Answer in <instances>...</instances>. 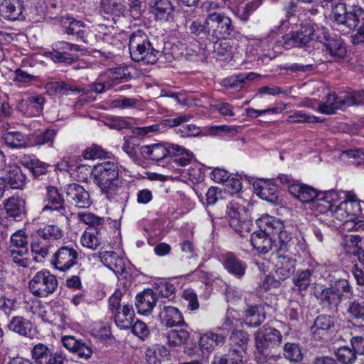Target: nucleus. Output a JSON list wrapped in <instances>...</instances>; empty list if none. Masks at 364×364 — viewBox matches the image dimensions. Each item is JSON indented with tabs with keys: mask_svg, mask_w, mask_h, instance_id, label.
<instances>
[{
	"mask_svg": "<svg viewBox=\"0 0 364 364\" xmlns=\"http://www.w3.org/2000/svg\"><path fill=\"white\" fill-rule=\"evenodd\" d=\"M348 318L356 322L364 323V301L353 299L346 304Z\"/></svg>",
	"mask_w": 364,
	"mask_h": 364,
	"instance_id": "obj_47",
	"label": "nucleus"
},
{
	"mask_svg": "<svg viewBox=\"0 0 364 364\" xmlns=\"http://www.w3.org/2000/svg\"><path fill=\"white\" fill-rule=\"evenodd\" d=\"M94 183L107 199L112 200L124 192V181L119 179V165L114 161H104L95 165Z\"/></svg>",
	"mask_w": 364,
	"mask_h": 364,
	"instance_id": "obj_1",
	"label": "nucleus"
},
{
	"mask_svg": "<svg viewBox=\"0 0 364 364\" xmlns=\"http://www.w3.org/2000/svg\"><path fill=\"white\" fill-rule=\"evenodd\" d=\"M114 323L120 329H129L132 326L135 313L132 305L124 304L122 308L114 313Z\"/></svg>",
	"mask_w": 364,
	"mask_h": 364,
	"instance_id": "obj_30",
	"label": "nucleus"
},
{
	"mask_svg": "<svg viewBox=\"0 0 364 364\" xmlns=\"http://www.w3.org/2000/svg\"><path fill=\"white\" fill-rule=\"evenodd\" d=\"M203 7L209 12L206 19L211 43L220 38H228L234 31L231 18L222 13H210L211 9L218 8V4L213 1H205Z\"/></svg>",
	"mask_w": 364,
	"mask_h": 364,
	"instance_id": "obj_6",
	"label": "nucleus"
},
{
	"mask_svg": "<svg viewBox=\"0 0 364 364\" xmlns=\"http://www.w3.org/2000/svg\"><path fill=\"white\" fill-rule=\"evenodd\" d=\"M336 319L333 316L326 314H321L316 317L311 331L314 334H324L334 328Z\"/></svg>",
	"mask_w": 364,
	"mask_h": 364,
	"instance_id": "obj_43",
	"label": "nucleus"
},
{
	"mask_svg": "<svg viewBox=\"0 0 364 364\" xmlns=\"http://www.w3.org/2000/svg\"><path fill=\"white\" fill-rule=\"evenodd\" d=\"M256 190L260 198L267 201L273 203L277 200V187L272 183L263 181L260 185H257Z\"/></svg>",
	"mask_w": 364,
	"mask_h": 364,
	"instance_id": "obj_51",
	"label": "nucleus"
},
{
	"mask_svg": "<svg viewBox=\"0 0 364 364\" xmlns=\"http://www.w3.org/2000/svg\"><path fill=\"white\" fill-rule=\"evenodd\" d=\"M226 337L222 333H217L213 331H208L200 336L199 346L202 350L210 352L218 346L223 345Z\"/></svg>",
	"mask_w": 364,
	"mask_h": 364,
	"instance_id": "obj_33",
	"label": "nucleus"
},
{
	"mask_svg": "<svg viewBox=\"0 0 364 364\" xmlns=\"http://www.w3.org/2000/svg\"><path fill=\"white\" fill-rule=\"evenodd\" d=\"M290 193L301 201L310 204L319 195L316 189L301 183H298L297 186H291Z\"/></svg>",
	"mask_w": 364,
	"mask_h": 364,
	"instance_id": "obj_39",
	"label": "nucleus"
},
{
	"mask_svg": "<svg viewBox=\"0 0 364 364\" xmlns=\"http://www.w3.org/2000/svg\"><path fill=\"white\" fill-rule=\"evenodd\" d=\"M58 282L56 277L48 270L43 269L35 274L28 283L31 293L37 297H48L54 293Z\"/></svg>",
	"mask_w": 364,
	"mask_h": 364,
	"instance_id": "obj_10",
	"label": "nucleus"
},
{
	"mask_svg": "<svg viewBox=\"0 0 364 364\" xmlns=\"http://www.w3.org/2000/svg\"><path fill=\"white\" fill-rule=\"evenodd\" d=\"M220 260L224 269L237 279H242L246 274L247 265L246 262L233 252H228L220 255Z\"/></svg>",
	"mask_w": 364,
	"mask_h": 364,
	"instance_id": "obj_20",
	"label": "nucleus"
},
{
	"mask_svg": "<svg viewBox=\"0 0 364 364\" xmlns=\"http://www.w3.org/2000/svg\"><path fill=\"white\" fill-rule=\"evenodd\" d=\"M276 255L277 260L275 264V272L280 279L284 280L294 273L297 262L296 257H301L303 255L285 253L276 254Z\"/></svg>",
	"mask_w": 364,
	"mask_h": 364,
	"instance_id": "obj_18",
	"label": "nucleus"
},
{
	"mask_svg": "<svg viewBox=\"0 0 364 364\" xmlns=\"http://www.w3.org/2000/svg\"><path fill=\"white\" fill-rule=\"evenodd\" d=\"M268 222L270 226L265 229L268 232H274L278 235V248L276 254L289 253L292 255H305L307 250V244L301 236H296L291 232L280 219L273 217Z\"/></svg>",
	"mask_w": 364,
	"mask_h": 364,
	"instance_id": "obj_3",
	"label": "nucleus"
},
{
	"mask_svg": "<svg viewBox=\"0 0 364 364\" xmlns=\"http://www.w3.org/2000/svg\"><path fill=\"white\" fill-rule=\"evenodd\" d=\"M36 235L52 245L63 237V231L55 225H46L37 230Z\"/></svg>",
	"mask_w": 364,
	"mask_h": 364,
	"instance_id": "obj_44",
	"label": "nucleus"
},
{
	"mask_svg": "<svg viewBox=\"0 0 364 364\" xmlns=\"http://www.w3.org/2000/svg\"><path fill=\"white\" fill-rule=\"evenodd\" d=\"M173 161L181 166H186L194 159L193 154L184 147L171 144V156Z\"/></svg>",
	"mask_w": 364,
	"mask_h": 364,
	"instance_id": "obj_40",
	"label": "nucleus"
},
{
	"mask_svg": "<svg viewBox=\"0 0 364 364\" xmlns=\"http://www.w3.org/2000/svg\"><path fill=\"white\" fill-rule=\"evenodd\" d=\"M108 152L100 146L93 144L84 150L82 156L85 159H105L107 157Z\"/></svg>",
	"mask_w": 364,
	"mask_h": 364,
	"instance_id": "obj_61",
	"label": "nucleus"
},
{
	"mask_svg": "<svg viewBox=\"0 0 364 364\" xmlns=\"http://www.w3.org/2000/svg\"><path fill=\"white\" fill-rule=\"evenodd\" d=\"M156 303V297L154 291L151 289H145L136 296L135 306L138 313L143 315L149 314Z\"/></svg>",
	"mask_w": 364,
	"mask_h": 364,
	"instance_id": "obj_26",
	"label": "nucleus"
},
{
	"mask_svg": "<svg viewBox=\"0 0 364 364\" xmlns=\"http://www.w3.org/2000/svg\"><path fill=\"white\" fill-rule=\"evenodd\" d=\"M353 295V289L349 281L338 279L331 283L329 287L318 285L316 287L314 296L321 304L329 309L337 310L342 301Z\"/></svg>",
	"mask_w": 364,
	"mask_h": 364,
	"instance_id": "obj_4",
	"label": "nucleus"
},
{
	"mask_svg": "<svg viewBox=\"0 0 364 364\" xmlns=\"http://www.w3.org/2000/svg\"><path fill=\"white\" fill-rule=\"evenodd\" d=\"M226 213L230 226L241 237H245L252 230V221L249 219L247 210L240 200L230 201L226 207Z\"/></svg>",
	"mask_w": 364,
	"mask_h": 364,
	"instance_id": "obj_9",
	"label": "nucleus"
},
{
	"mask_svg": "<svg viewBox=\"0 0 364 364\" xmlns=\"http://www.w3.org/2000/svg\"><path fill=\"white\" fill-rule=\"evenodd\" d=\"M346 107L364 104V90L347 93L344 95Z\"/></svg>",
	"mask_w": 364,
	"mask_h": 364,
	"instance_id": "obj_64",
	"label": "nucleus"
},
{
	"mask_svg": "<svg viewBox=\"0 0 364 364\" xmlns=\"http://www.w3.org/2000/svg\"><path fill=\"white\" fill-rule=\"evenodd\" d=\"M78 215L82 222L88 225L81 235L80 244L87 249L97 250L102 242V231L105 219L90 213H79Z\"/></svg>",
	"mask_w": 364,
	"mask_h": 364,
	"instance_id": "obj_7",
	"label": "nucleus"
},
{
	"mask_svg": "<svg viewBox=\"0 0 364 364\" xmlns=\"http://www.w3.org/2000/svg\"><path fill=\"white\" fill-rule=\"evenodd\" d=\"M22 13V6L19 0H1L0 14L5 19L15 21Z\"/></svg>",
	"mask_w": 364,
	"mask_h": 364,
	"instance_id": "obj_36",
	"label": "nucleus"
},
{
	"mask_svg": "<svg viewBox=\"0 0 364 364\" xmlns=\"http://www.w3.org/2000/svg\"><path fill=\"white\" fill-rule=\"evenodd\" d=\"M4 143L11 148L20 149L25 147L26 140L25 136L19 132H11L4 135Z\"/></svg>",
	"mask_w": 364,
	"mask_h": 364,
	"instance_id": "obj_55",
	"label": "nucleus"
},
{
	"mask_svg": "<svg viewBox=\"0 0 364 364\" xmlns=\"http://www.w3.org/2000/svg\"><path fill=\"white\" fill-rule=\"evenodd\" d=\"M151 12L157 19H165L174 11L171 0H155L151 6Z\"/></svg>",
	"mask_w": 364,
	"mask_h": 364,
	"instance_id": "obj_45",
	"label": "nucleus"
},
{
	"mask_svg": "<svg viewBox=\"0 0 364 364\" xmlns=\"http://www.w3.org/2000/svg\"><path fill=\"white\" fill-rule=\"evenodd\" d=\"M264 0H247L233 10L234 14L242 21L247 22L250 16L262 4Z\"/></svg>",
	"mask_w": 364,
	"mask_h": 364,
	"instance_id": "obj_37",
	"label": "nucleus"
},
{
	"mask_svg": "<svg viewBox=\"0 0 364 364\" xmlns=\"http://www.w3.org/2000/svg\"><path fill=\"white\" fill-rule=\"evenodd\" d=\"M337 359L343 364H352L356 360V353L348 346L340 347L336 352Z\"/></svg>",
	"mask_w": 364,
	"mask_h": 364,
	"instance_id": "obj_59",
	"label": "nucleus"
},
{
	"mask_svg": "<svg viewBox=\"0 0 364 364\" xmlns=\"http://www.w3.org/2000/svg\"><path fill=\"white\" fill-rule=\"evenodd\" d=\"M289 123H315L321 122L318 118L311 114H307L302 111H296L287 118Z\"/></svg>",
	"mask_w": 364,
	"mask_h": 364,
	"instance_id": "obj_60",
	"label": "nucleus"
},
{
	"mask_svg": "<svg viewBox=\"0 0 364 364\" xmlns=\"http://www.w3.org/2000/svg\"><path fill=\"white\" fill-rule=\"evenodd\" d=\"M324 46L328 54L335 60L343 58L346 55V47L341 38L333 36Z\"/></svg>",
	"mask_w": 364,
	"mask_h": 364,
	"instance_id": "obj_42",
	"label": "nucleus"
},
{
	"mask_svg": "<svg viewBox=\"0 0 364 364\" xmlns=\"http://www.w3.org/2000/svg\"><path fill=\"white\" fill-rule=\"evenodd\" d=\"M164 42L151 39L141 30L132 33L129 37V50L131 58L135 62L154 64L164 52Z\"/></svg>",
	"mask_w": 364,
	"mask_h": 364,
	"instance_id": "obj_2",
	"label": "nucleus"
},
{
	"mask_svg": "<svg viewBox=\"0 0 364 364\" xmlns=\"http://www.w3.org/2000/svg\"><path fill=\"white\" fill-rule=\"evenodd\" d=\"M23 164L28 166L35 176L45 174L47 172L48 165L37 159H30L28 161L23 162Z\"/></svg>",
	"mask_w": 364,
	"mask_h": 364,
	"instance_id": "obj_63",
	"label": "nucleus"
},
{
	"mask_svg": "<svg viewBox=\"0 0 364 364\" xmlns=\"http://www.w3.org/2000/svg\"><path fill=\"white\" fill-rule=\"evenodd\" d=\"M333 18L342 31H351L364 23V10L358 6L347 9L345 4L338 3L333 6Z\"/></svg>",
	"mask_w": 364,
	"mask_h": 364,
	"instance_id": "obj_8",
	"label": "nucleus"
},
{
	"mask_svg": "<svg viewBox=\"0 0 364 364\" xmlns=\"http://www.w3.org/2000/svg\"><path fill=\"white\" fill-rule=\"evenodd\" d=\"M4 183L9 184L12 188H22L26 183V176L23 173L20 166L16 164H9L4 170Z\"/></svg>",
	"mask_w": 364,
	"mask_h": 364,
	"instance_id": "obj_23",
	"label": "nucleus"
},
{
	"mask_svg": "<svg viewBox=\"0 0 364 364\" xmlns=\"http://www.w3.org/2000/svg\"><path fill=\"white\" fill-rule=\"evenodd\" d=\"M50 247H52L51 244L36 236L31 243V251L34 255L33 259L37 262H42L48 256Z\"/></svg>",
	"mask_w": 364,
	"mask_h": 364,
	"instance_id": "obj_48",
	"label": "nucleus"
},
{
	"mask_svg": "<svg viewBox=\"0 0 364 364\" xmlns=\"http://www.w3.org/2000/svg\"><path fill=\"white\" fill-rule=\"evenodd\" d=\"M314 26L310 23L301 25L299 30L285 34L283 46L285 49L292 47L310 48L314 46Z\"/></svg>",
	"mask_w": 364,
	"mask_h": 364,
	"instance_id": "obj_11",
	"label": "nucleus"
},
{
	"mask_svg": "<svg viewBox=\"0 0 364 364\" xmlns=\"http://www.w3.org/2000/svg\"><path fill=\"white\" fill-rule=\"evenodd\" d=\"M249 334L242 330H233L230 336V350L237 349L242 352H245L249 342Z\"/></svg>",
	"mask_w": 364,
	"mask_h": 364,
	"instance_id": "obj_46",
	"label": "nucleus"
},
{
	"mask_svg": "<svg viewBox=\"0 0 364 364\" xmlns=\"http://www.w3.org/2000/svg\"><path fill=\"white\" fill-rule=\"evenodd\" d=\"M259 77V75L250 72L248 73H239L229 76L224 79L223 85L225 87L240 91L244 88L249 80H255Z\"/></svg>",
	"mask_w": 364,
	"mask_h": 364,
	"instance_id": "obj_32",
	"label": "nucleus"
},
{
	"mask_svg": "<svg viewBox=\"0 0 364 364\" xmlns=\"http://www.w3.org/2000/svg\"><path fill=\"white\" fill-rule=\"evenodd\" d=\"M9 255L12 261L18 267L26 268L29 265V259L26 257L28 253V249L9 250Z\"/></svg>",
	"mask_w": 364,
	"mask_h": 364,
	"instance_id": "obj_57",
	"label": "nucleus"
},
{
	"mask_svg": "<svg viewBox=\"0 0 364 364\" xmlns=\"http://www.w3.org/2000/svg\"><path fill=\"white\" fill-rule=\"evenodd\" d=\"M101 262L116 274H122L125 270V262L122 257L113 251H101L99 252Z\"/></svg>",
	"mask_w": 364,
	"mask_h": 364,
	"instance_id": "obj_27",
	"label": "nucleus"
},
{
	"mask_svg": "<svg viewBox=\"0 0 364 364\" xmlns=\"http://www.w3.org/2000/svg\"><path fill=\"white\" fill-rule=\"evenodd\" d=\"M32 323L23 316H14L7 324L9 330L23 336H29L32 331Z\"/></svg>",
	"mask_w": 364,
	"mask_h": 364,
	"instance_id": "obj_38",
	"label": "nucleus"
},
{
	"mask_svg": "<svg viewBox=\"0 0 364 364\" xmlns=\"http://www.w3.org/2000/svg\"><path fill=\"white\" fill-rule=\"evenodd\" d=\"M215 57L222 61H228L232 58L233 47L229 41H214Z\"/></svg>",
	"mask_w": 364,
	"mask_h": 364,
	"instance_id": "obj_50",
	"label": "nucleus"
},
{
	"mask_svg": "<svg viewBox=\"0 0 364 364\" xmlns=\"http://www.w3.org/2000/svg\"><path fill=\"white\" fill-rule=\"evenodd\" d=\"M345 107V97H338L335 93H331L326 97L324 102L319 103L318 111L321 114L329 115Z\"/></svg>",
	"mask_w": 364,
	"mask_h": 364,
	"instance_id": "obj_28",
	"label": "nucleus"
},
{
	"mask_svg": "<svg viewBox=\"0 0 364 364\" xmlns=\"http://www.w3.org/2000/svg\"><path fill=\"white\" fill-rule=\"evenodd\" d=\"M266 314L264 309L259 305L250 306L243 312V321L248 327H257L264 321Z\"/></svg>",
	"mask_w": 364,
	"mask_h": 364,
	"instance_id": "obj_29",
	"label": "nucleus"
},
{
	"mask_svg": "<svg viewBox=\"0 0 364 364\" xmlns=\"http://www.w3.org/2000/svg\"><path fill=\"white\" fill-rule=\"evenodd\" d=\"M190 333L186 329L171 330L166 333L167 344L170 347H177L185 344Z\"/></svg>",
	"mask_w": 364,
	"mask_h": 364,
	"instance_id": "obj_52",
	"label": "nucleus"
},
{
	"mask_svg": "<svg viewBox=\"0 0 364 364\" xmlns=\"http://www.w3.org/2000/svg\"><path fill=\"white\" fill-rule=\"evenodd\" d=\"M31 356L36 364H65L68 362L66 355L62 350L55 351L40 343L33 346Z\"/></svg>",
	"mask_w": 364,
	"mask_h": 364,
	"instance_id": "obj_14",
	"label": "nucleus"
},
{
	"mask_svg": "<svg viewBox=\"0 0 364 364\" xmlns=\"http://www.w3.org/2000/svg\"><path fill=\"white\" fill-rule=\"evenodd\" d=\"M68 25L65 26V33L68 35L75 36L76 38L85 43H88L89 27L82 21L75 20L73 18L67 19Z\"/></svg>",
	"mask_w": 364,
	"mask_h": 364,
	"instance_id": "obj_31",
	"label": "nucleus"
},
{
	"mask_svg": "<svg viewBox=\"0 0 364 364\" xmlns=\"http://www.w3.org/2000/svg\"><path fill=\"white\" fill-rule=\"evenodd\" d=\"M273 217L269 215H263L257 220V226L259 230L255 231L250 237V242L252 247L257 250L259 253L266 254L268 252L273 246V241L271 235H274V232H268L267 230L264 229L269 225L267 223ZM272 221L271 220V223Z\"/></svg>",
	"mask_w": 364,
	"mask_h": 364,
	"instance_id": "obj_12",
	"label": "nucleus"
},
{
	"mask_svg": "<svg viewBox=\"0 0 364 364\" xmlns=\"http://www.w3.org/2000/svg\"><path fill=\"white\" fill-rule=\"evenodd\" d=\"M161 323L166 327L181 326L186 323L181 312L176 307L164 306L159 314Z\"/></svg>",
	"mask_w": 364,
	"mask_h": 364,
	"instance_id": "obj_25",
	"label": "nucleus"
},
{
	"mask_svg": "<svg viewBox=\"0 0 364 364\" xmlns=\"http://www.w3.org/2000/svg\"><path fill=\"white\" fill-rule=\"evenodd\" d=\"M43 202L45 205L42 212L50 211L52 213H56V217H66L65 200L57 188L51 186L46 187Z\"/></svg>",
	"mask_w": 364,
	"mask_h": 364,
	"instance_id": "obj_16",
	"label": "nucleus"
},
{
	"mask_svg": "<svg viewBox=\"0 0 364 364\" xmlns=\"http://www.w3.org/2000/svg\"><path fill=\"white\" fill-rule=\"evenodd\" d=\"M192 118L191 114H183L176 118H169L164 120L165 125L169 127H178V133H181V136H194L200 134V127L193 124H183L190 121Z\"/></svg>",
	"mask_w": 364,
	"mask_h": 364,
	"instance_id": "obj_21",
	"label": "nucleus"
},
{
	"mask_svg": "<svg viewBox=\"0 0 364 364\" xmlns=\"http://www.w3.org/2000/svg\"><path fill=\"white\" fill-rule=\"evenodd\" d=\"M67 200L79 208H87L92 205L90 193L77 183H70L65 187Z\"/></svg>",
	"mask_w": 364,
	"mask_h": 364,
	"instance_id": "obj_17",
	"label": "nucleus"
},
{
	"mask_svg": "<svg viewBox=\"0 0 364 364\" xmlns=\"http://www.w3.org/2000/svg\"><path fill=\"white\" fill-rule=\"evenodd\" d=\"M185 26L191 35L193 36L198 41H202L201 46L205 47L208 42L211 43L206 18L203 23H201L198 19L191 20V18H186Z\"/></svg>",
	"mask_w": 364,
	"mask_h": 364,
	"instance_id": "obj_22",
	"label": "nucleus"
},
{
	"mask_svg": "<svg viewBox=\"0 0 364 364\" xmlns=\"http://www.w3.org/2000/svg\"><path fill=\"white\" fill-rule=\"evenodd\" d=\"M360 205L353 193L348 194V199L333 205L331 216L343 223L345 228L358 230L364 228V221L358 220L360 213Z\"/></svg>",
	"mask_w": 364,
	"mask_h": 364,
	"instance_id": "obj_5",
	"label": "nucleus"
},
{
	"mask_svg": "<svg viewBox=\"0 0 364 364\" xmlns=\"http://www.w3.org/2000/svg\"><path fill=\"white\" fill-rule=\"evenodd\" d=\"M283 356L293 363H298L303 360L301 346L296 343H286L283 347Z\"/></svg>",
	"mask_w": 364,
	"mask_h": 364,
	"instance_id": "obj_49",
	"label": "nucleus"
},
{
	"mask_svg": "<svg viewBox=\"0 0 364 364\" xmlns=\"http://www.w3.org/2000/svg\"><path fill=\"white\" fill-rule=\"evenodd\" d=\"M78 257L77 246L63 245L53 254L51 264L60 272H66L77 264Z\"/></svg>",
	"mask_w": 364,
	"mask_h": 364,
	"instance_id": "obj_13",
	"label": "nucleus"
},
{
	"mask_svg": "<svg viewBox=\"0 0 364 364\" xmlns=\"http://www.w3.org/2000/svg\"><path fill=\"white\" fill-rule=\"evenodd\" d=\"M310 208L316 214H328L331 215V211L333 209V205L322 196L318 195L310 204Z\"/></svg>",
	"mask_w": 364,
	"mask_h": 364,
	"instance_id": "obj_54",
	"label": "nucleus"
},
{
	"mask_svg": "<svg viewBox=\"0 0 364 364\" xmlns=\"http://www.w3.org/2000/svg\"><path fill=\"white\" fill-rule=\"evenodd\" d=\"M312 270L306 269L299 271L294 277L293 281L295 286H296L300 291L306 290L311 283V276Z\"/></svg>",
	"mask_w": 364,
	"mask_h": 364,
	"instance_id": "obj_58",
	"label": "nucleus"
},
{
	"mask_svg": "<svg viewBox=\"0 0 364 364\" xmlns=\"http://www.w3.org/2000/svg\"><path fill=\"white\" fill-rule=\"evenodd\" d=\"M171 144L166 146L162 144L145 145L140 147V153L146 159L160 161L171 156Z\"/></svg>",
	"mask_w": 364,
	"mask_h": 364,
	"instance_id": "obj_24",
	"label": "nucleus"
},
{
	"mask_svg": "<svg viewBox=\"0 0 364 364\" xmlns=\"http://www.w3.org/2000/svg\"><path fill=\"white\" fill-rule=\"evenodd\" d=\"M99 10L101 15L114 22L128 13L124 0H100Z\"/></svg>",
	"mask_w": 364,
	"mask_h": 364,
	"instance_id": "obj_19",
	"label": "nucleus"
},
{
	"mask_svg": "<svg viewBox=\"0 0 364 364\" xmlns=\"http://www.w3.org/2000/svg\"><path fill=\"white\" fill-rule=\"evenodd\" d=\"M282 339L280 331L269 324L264 325L255 333V347L261 354L268 348L279 345Z\"/></svg>",
	"mask_w": 364,
	"mask_h": 364,
	"instance_id": "obj_15",
	"label": "nucleus"
},
{
	"mask_svg": "<svg viewBox=\"0 0 364 364\" xmlns=\"http://www.w3.org/2000/svg\"><path fill=\"white\" fill-rule=\"evenodd\" d=\"M361 237L357 235H346L343 238L341 245L347 254L355 255V253H362V248L360 245Z\"/></svg>",
	"mask_w": 364,
	"mask_h": 364,
	"instance_id": "obj_53",
	"label": "nucleus"
},
{
	"mask_svg": "<svg viewBox=\"0 0 364 364\" xmlns=\"http://www.w3.org/2000/svg\"><path fill=\"white\" fill-rule=\"evenodd\" d=\"M46 102V100L42 95L30 96L21 102V105H26L27 108L24 110L21 109V111L28 117L39 116L43 112Z\"/></svg>",
	"mask_w": 364,
	"mask_h": 364,
	"instance_id": "obj_34",
	"label": "nucleus"
},
{
	"mask_svg": "<svg viewBox=\"0 0 364 364\" xmlns=\"http://www.w3.org/2000/svg\"><path fill=\"white\" fill-rule=\"evenodd\" d=\"M44 89L46 91V92L50 96L57 95H68L69 92H80V88L68 84L63 81H55L48 82L44 85Z\"/></svg>",
	"mask_w": 364,
	"mask_h": 364,
	"instance_id": "obj_41",
	"label": "nucleus"
},
{
	"mask_svg": "<svg viewBox=\"0 0 364 364\" xmlns=\"http://www.w3.org/2000/svg\"><path fill=\"white\" fill-rule=\"evenodd\" d=\"M25 200L18 196H12L4 202V208L7 215L15 220H20L25 214Z\"/></svg>",
	"mask_w": 364,
	"mask_h": 364,
	"instance_id": "obj_35",
	"label": "nucleus"
},
{
	"mask_svg": "<svg viewBox=\"0 0 364 364\" xmlns=\"http://www.w3.org/2000/svg\"><path fill=\"white\" fill-rule=\"evenodd\" d=\"M28 249L27 237L21 231L14 233L10 240L9 250Z\"/></svg>",
	"mask_w": 364,
	"mask_h": 364,
	"instance_id": "obj_62",
	"label": "nucleus"
},
{
	"mask_svg": "<svg viewBox=\"0 0 364 364\" xmlns=\"http://www.w3.org/2000/svg\"><path fill=\"white\" fill-rule=\"evenodd\" d=\"M242 355L237 349L229 350L228 353L215 356L211 364H240Z\"/></svg>",
	"mask_w": 364,
	"mask_h": 364,
	"instance_id": "obj_56",
	"label": "nucleus"
}]
</instances>
